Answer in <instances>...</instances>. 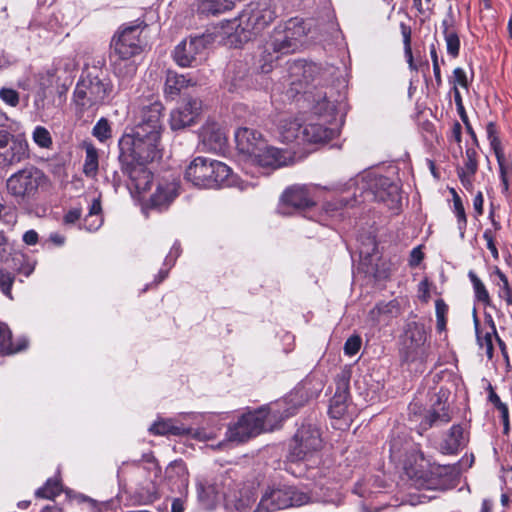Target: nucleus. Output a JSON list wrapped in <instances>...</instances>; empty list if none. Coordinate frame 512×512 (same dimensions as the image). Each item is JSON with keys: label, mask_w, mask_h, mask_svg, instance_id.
<instances>
[{"label": "nucleus", "mask_w": 512, "mask_h": 512, "mask_svg": "<svg viewBox=\"0 0 512 512\" xmlns=\"http://www.w3.org/2000/svg\"><path fill=\"white\" fill-rule=\"evenodd\" d=\"M444 38L447 45V52L452 57H457L460 50V40L455 30L450 29L447 20H443Z\"/></svg>", "instance_id": "nucleus-40"}, {"label": "nucleus", "mask_w": 512, "mask_h": 512, "mask_svg": "<svg viewBox=\"0 0 512 512\" xmlns=\"http://www.w3.org/2000/svg\"><path fill=\"white\" fill-rule=\"evenodd\" d=\"M429 466L421 450H409L404 461V469L409 477L423 478Z\"/></svg>", "instance_id": "nucleus-28"}, {"label": "nucleus", "mask_w": 512, "mask_h": 512, "mask_svg": "<svg viewBox=\"0 0 512 512\" xmlns=\"http://www.w3.org/2000/svg\"><path fill=\"white\" fill-rule=\"evenodd\" d=\"M314 71V65L305 64L303 62H296L290 67L291 74V92L300 94L304 89V84L308 83V78L311 77V73Z\"/></svg>", "instance_id": "nucleus-29"}, {"label": "nucleus", "mask_w": 512, "mask_h": 512, "mask_svg": "<svg viewBox=\"0 0 512 512\" xmlns=\"http://www.w3.org/2000/svg\"><path fill=\"white\" fill-rule=\"evenodd\" d=\"M235 142L238 152L249 162H252L257 153L265 148V139L262 134L248 127H241L235 132Z\"/></svg>", "instance_id": "nucleus-17"}, {"label": "nucleus", "mask_w": 512, "mask_h": 512, "mask_svg": "<svg viewBox=\"0 0 512 512\" xmlns=\"http://www.w3.org/2000/svg\"><path fill=\"white\" fill-rule=\"evenodd\" d=\"M423 258H424V254L421 251L420 247L413 248L411 251V254H410V260H409L410 266H412V267L418 266L420 264V262L423 260Z\"/></svg>", "instance_id": "nucleus-62"}, {"label": "nucleus", "mask_w": 512, "mask_h": 512, "mask_svg": "<svg viewBox=\"0 0 512 512\" xmlns=\"http://www.w3.org/2000/svg\"><path fill=\"white\" fill-rule=\"evenodd\" d=\"M468 277L473 285L475 297L477 298V300L485 305H489L490 296L483 282L478 278V276L473 271H469Z\"/></svg>", "instance_id": "nucleus-43"}, {"label": "nucleus", "mask_w": 512, "mask_h": 512, "mask_svg": "<svg viewBox=\"0 0 512 512\" xmlns=\"http://www.w3.org/2000/svg\"><path fill=\"white\" fill-rule=\"evenodd\" d=\"M486 133H487L488 140L490 142V146L493 149L494 153H497V151L498 152L503 151V149L501 147L500 139L497 135V127L494 122H489L486 125Z\"/></svg>", "instance_id": "nucleus-56"}, {"label": "nucleus", "mask_w": 512, "mask_h": 512, "mask_svg": "<svg viewBox=\"0 0 512 512\" xmlns=\"http://www.w3.org/2000/svg\"><path fill=\"white\" fill-rule=\"evenodd\" d=\"M322 389V383L313 384L312 377L302 380L284 399L253 411L261 433L274 431L282 422L294 415L298 408L316 397Z\"/></svg>", "instance_id": "nucleus-3"}, {"label": "nucleus", "mask_w": 512, "mask_h": 512, "mask_svg": "<svg viewBox=\"0 0 512 512\" xmlns=\"http://www.w3.org/2000/svg\"><path fill=\"white\" fill-rule=\"evenodd\" d=\"M143 22L123 28L114 35L111 42V60L113 72L117 77L128 79L135 75L137 65L132 59L140 54L143 49V42L140 38Z\"/></svg>", "instance_id": "nucleus-5"}, {"label": "nucleus", "mask_w": 512, "mask_h": 512, "mask_svg": "<svg viewBox=\"0 0 512 512\" xmlns=\"http://www.w3.org/2000/svg\"><path fill=\"white\" fill-rule=\"evenodd\" d=\"M86 156L83 165V173L90 178H95L98 172V151L91 143L84 145Z\"/></svg>", "instance_id": "nucleus-37"}, {"label": "nucleus", "mask_w": 512, "mask_h": 512, "mask_svg": "<svg viewBox=\"0 0 512 512\" xmlns=\"http://www.w3.org/2000/svg\"><path fill=\"white\" fill-rule=\"evenodd\" d=\"M400 28H401V34L403 37L404 52H405V56L407 58V62L411 69L416 70L417 68L413 61V54H412V49H411V29L409 26H407L404 23H401Z\"/></svg>", "instance_id": "nucleus-47"}, {"label": "nucleus", "mask_w": 512, "mask_h": 512, "mask_svg": "<svg viewBox=\"0 0 512 512\" xmlns=\"http://www.w3.org/2000/svg\"><path fill=\"white\" fill-rule=\"evenodd\" d=\"M178 196V189L175 183L158 186L151 197V202L156 207L168 205Z\"/></svg>", "instance_id": "nucleus-34"}, {"label": "nucleus", "mask_w": 512, "mask_h": 512, "mask_svg": "<svg viewBox=\"0 0 512 512\" xmlns=\"http://www.w3.org/2000/svg\"><path fill=\"white\" fill-rule=\"evenodd\" d=\"M356 191L353 194V203L348 199H341L344 206L361 202H383L389 209H397L401 196L399 186L390 178L374 173H368L356 180Z\"/></svg>", "instance_id": "nucleus-7"}, {"label": "nucleus", "mask_w": 512, "mask_h": 512, "mask_svg": "<svg viewBox=\"0 0 512 512\" xmlns=\"http://www.w3.org/2000/svg\"><path fill=\"white\" fill-rule=\"evenodd\" d=\"M93 136L99 141L104 142L112 135L111 126L107 119L101 118L93 127Z\"/></svg>", "instance_id": "nucleus-50"}, {"label": "nucleus", "mask_w": 512, "mask_h": 512, "mask_svg": "<svg viewBox=\"0 0 512 512\" xmlns=\"http://www.w3.org/2000/svg\"><path fill=\"white\" fill-rule=\"evenodd\" d=\"M160 139L139 128L130 129L118 141L121 171L138 192L150 189L153 176L147 165L160 157Z\"/></svg>", "instance_id": "nucleus-1"}, {"label": "nucleus", "mask_w": 512, "mask_h": 512, "mask_svg": "<svg viewBox=\"0 0 512 512\" xmlns=\"http://www.w3.org/2000/svg\"><path fill=\"white\" fill-rule=\"evenodd\" d=\"M44 173L34 167L27 166L12 174L6 182L7 191L15 198L33 197L39 186L45 181Z\"/></svg>", "instance_id": "nucleus-13"}, {"label": "nucleus", "mask_w": 512, "mask_h": 512, "mask_svg": "<svg viewBox=\"0 0 512 512\" xmlns=\"http://www.w3.org/2000/svg\"><path fill=\"white\" fill-rule=\"evenodd\" d=\"M201 141L210 152H221L226 146V136L220 126L216 123L205 125L200 132Z\"/></svg>", "instance_id": "nucleus-26"}, {"label": "nucleus", "mask_w": 512, "mask_h": 512, "mask_svg": "<svg viewBox=\"0 0 512 512\" xmlns=\"http://www.w3.org/2000/svg\"><path fill=\"white\" fill-rule=\"evenodd\" d=\"M476 155L477 153L473 148L466 149L464 165L457 169V173L475 175L478 169Z\"/></svg>", "instance_id": "nucleus-45"}, {"label": "nucleus", "mask_w": 512, "mask_h": 512, "mask_svg": "<svg viewBox=\"0 0 512 512\" xmlns=\"http://www.w3.org/2000/svg\"><path fill=\"white\" fill-rule=\"evenodd\" d=\"M202 108L199 99L189 98L185 103L171 112L170 126L172 130L183 129L194 123Z\"/></svg>", "instance_id": "nucleus-23"}, {"label": "nucleus", "mask_w": 512, "mask_h": 512, "mask_svg": "<svg viewBox=\"0 0 512 512\" xmlns=\"http://www.w3.org/2000/svg\"><path fill=\"white\" fill-rule=\"evenodd\" d=\"M452 83L454 84L453 88L457 87V85L465 89L468 88V79L463 68L457 67L453 70Z\"/></svg>", "instance_id": "nucleus-58"}, {"label": "nucleus", "mask_w": 512, "mask_h": 512, "mask_svg": "<svg viewBox=\"0 0 512 512\" xmlns=\"http://www.w3.org/2000/svg\"><path fill=\"white\" fill-rule=\"evenodd\" d=\"M349 381L348 372H341L335 378L336 390L330 400L328 413L331 418L343 419L347 413L349 400Z\"/></svg>", "instance_id": "nucleus-21"}, {"label": "nucleus", "mask_w": 512, "mask_h": 512, "mask_svg": "<svg viewBox=\"0 0 512 512\" xmlns=\"http://www.w3.org/2000/svg\"><path fill=\"white\" fill-rule=\"evenodd\" d=\"M0 100L8 107L17 108L20 104V93L11 87L3 86L0 88Z\"/></svg>", "instance_id": "nucleus-49"}, {"label": "nucleus", "mask_w": 512, "mask_h": 512, "mask_svg": "<svg viewBox=\"0 0 512 512\" xmlns=\"http://www.w3.org/2000/svg\"><path fill=\"white\" fill-rule=\"evenodd\" d=\"M234 485V480L229 475H220L211 481L197 483V496L200 504L205 509H212L229 493Z\"/></svg>", "instance_id": "nucleus-16"}, {"label": "nucleus", "mask_w": 512, "mask_h": 512, "mask_svg": "<svg viewBox=\"0 0 512 512\" xmlns=\"http://www.w3.org/2000/svg\"><path fill=\"white\" fill-rule=\"evenodd\" d=\"M178 196V189L175 183L158 186L151 197V202L156 207L168 205Z\"/></svg>", "instance_id": "nucleus-35"}, {"label": "nucleus", "mask_w": 512, "mask_h": 512, "mask_svg": "<svg viewBox=\"0 0 512 512\" xmlns=\"http://www.w3.org/2000/svg\"><path fill=\"white\" fill-rule=\"evenodd\" d=\"M428 330L424 323L408 321L399 340V360L403 367L423 372L429 356Z\"/></svg>", "instance_id": "nucleus-6"}, {"label": "nucleus", "mask_w": 512, "mask_h": 512, "mask_svg": "<svg viewBox=\"0 0 512 512\" xmlns=\"http://www.w3.org/2000/svg\"><path fill=\"white\" fill-rule=\"evenodd\" d=\"M101 211L102 207L100 199H94L90 205L89 213L84 219L87 230L94 231L100 227L102 222L100 217Z\"/></svg>", "instance_id": "nucleus-39"}, {"label": "nucleus", "mask_w": 512, "mask_h": 512, "mask_svg": "<svg viewBox=\"0 0 512 512\" xmlns=\"http://www.w3.org/2000/svg\"><path fill=\"white\" fill-rule=\"evenodd\" d=\"M27 342L20 340L14 343L12 340V333L5 323H0V353L13 354L25 349Z\"/></svg>", "instance_id": "nucleus-33"}, {"label": "nucleus", "mask_w": 512, "mask_h": 512, "mask_svg": "<svg viewBox=\"0 0 512 512\" xmlns=\"http://www.w3.org/2000/svg\"><path fill=\"white\" fill-rule=\"evenodd\" d=\"M474 462V455L470 454L469 456L465 455L461 460L454 464H445L443 468L445 470H450L451 474H459L463 470H466L472 466Z\"/></svg>", "instance_id": "nucleus-53"}, {"label": "nucleus", "mask_w": 512, "mask_h": 512, "mask_svg": "<svg viewBox=\"0 0 512 512\" xmlns=\"http://www.w3.org/2000/svg\"><path fill=\"white\" fill-rule=\"evenodd\" d=\"M253 412L242 415L226 432V439L233 444L240 445L261 434Z\"/></svg>", "instance_id": "nucleus-20"}, {"label": "nucleus", "mask_w": 512, "mask_h": 512, "mask_svg": "<svg viewBox=\"0 0 512 512\" xmlns=\"http://www.w3.org/2000/svg\"><path fill=\"white\" fill-rule=\"evenodd\" d=\"M397 309L395 301L380 302L369 312V318L374 324L386 321Z\"/></svg>", "instance_id": "nucleus-36"}, {"label": "nucleus", "mask_w": 512, "mask_h": 512, "mask_svg": "<svg viewBox=\"0 0 512 512\" xmlns=\"http://www.w3.org/2000/svg\"><path fill=\"white\" fill-rule=\"evenodd\" d=\"M149 431L161 436H184L191 434L192 429L178 419L159 418L151 425Z\"/></svg>", "instance_id": "nucleus-27"}, {"label": "nucleus", "mask_w": 512, "mask_h": 512, "mask_svg": "<svg viewBox=\"0 0 512 512\" xmlns=\"http://www.w3.org/2000/svg\"><path fill=\"white\" fill-rule=\"evenodd\" d=\"M450 421V416L444 407L441 408V412L432 410L429 411L423 421H421V426L424 429L430 428L435 425L446 424Z\"/></svg>", "instance_id": "nucleus-41"}, {"label": "nucleus", "mask_w": 512, "mask_h": 512, "mask_svg": "<svg viewBox=\"0 0 512 512\" xmlns=\"http://www.w3.org/2000/svg\"><path fill=\"white\" fill-rule=\"evenodd\" d=\"M295 443L301 448H319L322 439L319 429L312 425H303L294 435Z\"/></svg>", "instance_id": "nucleus-32"}, {"label": "nucleus", "mask_w": 512, "mask_h": 512, "mask_svg": "<svg viewBox=\"0 0 512 512\" xmlns=\"http://www.w3.org/2000/svg\"><path fill=\"white\" fill-rule=\"evenodd\" d=\"M166 477L172 492H178L181 495L188 494L189 472L182 460H175L168 465Z\"/></svg>", "instance_id": "nucleus-25"}, {"label": "nucleus", "mask_w": 512, "mask_h": 512, "mask_svg": "<svg viewBox=\"0 0 512 512\" xmlns=\"http://www.w3.org/2000/svg\"><path fill=\"white\" fill-rule=\"evenodd\" d=\"M15 276L6 270H0V291L9 299H13L11 289Z\"/></svg>", "instance_id": "nucleus-52"}, {"label": "nucleus", "mask_w": 512, "mask_h": 512, "mask_svg": "<svg viewBox=\"0 0 512 512\" xmlns=\"http://www.w3.org/2000/svg\"><path fill=\"white\" fill-rule=\"evenodd\" d=\"M306 35L304 22L299 18H291L284 24L276 26L269 39L263 46L261 53V71L268 73L272 64L282 55L295 52Z\"/></svg>", "instance_id": "nucleus-4"}, {"label": "nucleus", "mask_w": 512, "mask_h": 512, "mask_svg": "<svg viewBox=\"0 0 512 512\" xmlns=\"http://www.w3.org/2000/svg\"><path fill=\"white\" fill-rule=\"evenodd\" d=\"M163 117V105L160 102H154L149 105L143 106L139 112L137 122L132 130H138L139 128L144 130L150 135L161 138L163 129L162 124Z\"/></svg>", "instance_id": "nucleus-19"}, {"label": "nucleus", "mask_w": 512, "mask_h": 512, "mask_svg": "<svg viewBox=\"0 0 512 512\" xmlns=\"http://www.w3.org/2000/svg\"><path fill=\"white\" fill-rule=\"evenodd\" d=\"M453 93H454V100H455L457 112H458L462 122L464 123L467 132L471 135V137L474 139V141H477L476 134H475V132H474L470 122H469L467 113L465 111V108H464V105H463V101H462V96H461V94H460V92H459L457 87L453 88Z\"/></svg>", "instance_id": "nucleus-44"}, {"label": "nucleus", "mask_w": 512, "mask_h": 512, "mask_svg": "<svg viewBox=\"0 0 512 512\" xmlns=\"http://www.w3.org/2000/svg\"><path fill=\"white\" fill-rule=\"evenodd\" d=\"M187 495H181L172 499L171 512H184L185 510V499Z\"/></svg>", "instance_id": "nucleus-63"}, {"label": "nucleus", "mask_w": 512, "mask_h": 512, "mask_svg": "<svg viewBox=\"0 0 512 512\" xmlns=\"http://www.w3.org/2000/svg\"><path fill=\"white\" fill-rule=\"evenodd\" d=\"M197 81L191 77L178 74L173 71H168L165 81V94L174 98L180 94V92L190 86H195Z\"/></svg>", "instance_id": "nucleus-31"}, {"label": "nucleus", "mask_w": 512, "mask_h": 512, "mask_svg": "<svg viewBox=\"0 0 512 512\" xmlns=\"http://www.w3.org/2000/svg\"><path fill=\"white\" fill-rule=\"evenodd\" d=\"M113 85L107 78L88 73L82 75L76 84L73 93V101L77 113H94L100 105H103L111 96Z\"/></svg>", "instance_id": "nucleus-9"}, {"label": "nucleus", "mask_w": 512, "mask_h": 512, "mask_svg": "<svg viewBox=\"0 0 512 512\" xmlns=\"http://www.w3.org/2000/svg\"><path fill=\"white\" fill-rule=\"evenodd\" d=\"M235 2V0H197L196 11L202 16H217L232 10Z\"/></svg>", "instance_id": "nucleus-30"}, {"label": "nucleus", "mask_w": 512, "mask_h": 512, "mask_svg": "<svg viewBox=\"0 0 512 512\" xmlns=\"http://www.w3.org/2000/svg\"><path fill=\"white\" fill-rule=\"evenodd\" d=\"M453 192V205H454V211L457 217L458 222V228L461 232V235H464V230L467 225V218L465 214V209L462 204L461 198L458 196V194L455 192V190L452 189Z\"/></svg>", "instance_id": "nucleus-48"}, {"label": "nucleus", "mask_w": 512, "mask_h": 512, "mask_svg": "<svg viewBox=\"0 0 512 512\" xmlns=\"http://www.w3.org/2000/svg\"><path fill=\"white\" fill-rule=\"evenodd\" d=\"M310 502V496L293 486L268 487L253 512H274Z\"/></svg>", "instance_id": "nucleus-11"}, {"label": "nucleus", "mask_w": 512, "mask_h": 512, "mask_svg": "<svg viewBox=\"0 0 512 512\" xmlns=\"http://www.w3.org/2000/svg\"><path fill=\"white\" fill-rule=\"evenodd\" d=\"M0 220H2L6 225L14 226L17 222V212L15 209H8L1 210V217Z\"/></svg>", "instance_id": "nucleus-61"}, {"label": "nucleus", "mask_w": 512, "mask_h": 512, "mask_svg": "<svg viewBox=\"0 0 512 512\" xmlns=\"http://www.w3.org/2000/svg\"><path fill=\"white\" fill-rule=\"evenodd\" d=\"M436 318H437V330L442 332L446 328V314L448 312V306L442 299H437L435 302Z\"/></svg>", "instance_id": "nucleus-55"}, {"label": "nucleus", "mask_w": 512, "mask_h": 512, "mask_svg": "<svg viewBox=\"0 0 512 512\" xmlns=\"http://www.w3.org/2000/svg\"><path fill=\"white\" fill-rule=\"evenodd\" d=\"M32 138L41 148H48L52 144L50 132L43 126H37L34 129Z\"/></svg>", "instance_id": "nucleus-51"}, {"label": "nucleus", "mask_w": 512, "mask_h": 512, "mask_svg": "<svg viewBox=\"0 0 512 512\" xmlns=\"http://www.w3.org/2000/svg\"><path fill=\"white\" fill-rule=\"evenodd\" d=\"M293 160L292 154L287 150H281L265 143L263 151H259L252 164L273 169L288 165Z\"/></svg>", "instance_id": "nucleus-24"}, {"label": "nucleus", "mask_w": 512, "mask_h": 512, "mask_svg": "<svg viewBox=\"0 0 512 512\" xmlns=\"http://www.w3.org/2000/svg\"><path fill=\"white\" fill-rule=\"evenodd\" d=\"M468 442V433L460 425H454L451 427L449 436L446 440V448L465 447Z\"/></svg>", "instance_id": "nucleus-38"}, {"label": "nucleus", "mask_w": 512, "mask_h": 512, "mask_svg": "<svg viewBox=\"0 0 512 512\" xmlns=\"http://www.w3.org/2000/svg\"><path fill=\"white\" fill-rule=\"evenodd\" d=\"M232 170L225 163L198 156L186 167L184 179L198 188L213 189L231 185Z\"/></svg>", "instance_id": "nucleus-8"}, {"label": "nucleus", "mask_w": 512, "mask_h": 512, "mask_svg": "<svg viewBox=\"0 0 512 512\" xmlns=\"http://www.w3.org/2000/svg\"><path fill=\"white\" fill-rule=\"evenodd\" d=\"M61 483L59 480L50 478L44 486L36 490L35 496L38 498L53 499L61 493Z\"/></svg>", "instance_id": "nucleus-42"}, {"label": "nucleus", "mask_w": 512, "mask_h": 512, "mask_svg": "<svg viewBox=\"0 0 512 512\" xmlns=\"http://www.w3.org/2000/svg\"><path fill=\"white\" fill-rule=\"evenodd\" d=\"M332 88L314 87L303 91L304 101L308 103L314 115L321 118V122H314L311 118L304 123L297 119L286 122L281 126V137L284 142L302 141L307 143L325 142L334 137V130L326 126L334 117L337 100H332Z\"/></svg>", "instance_id": "nucleus-2"}, {"label": "nucleus", "mask_w": 512, "mask_h": 512, "mask_svg": "<svg viewBox=\"0 0 512 512\" xmlns=\"http://www.w3.org/2000/svg\"><path fill=\"white\" fill-rule=\"evenodd\" d=\"M361 347V338L358 335L350 336L344 344V352L346 355H355Z\"/></svg>", "instance_id": "nucleus-57"}, {"label": "nucleus", "mask_w": 512, "mask_h": 512, "mask_svg": "<svg viewBox=\"0 0 512 512\" xmlns=\"http://www.w3.org/2000/svg\"><path fill=\"white\" fill-rule=\"evenodd\" d=\"M212 38L210 35L190 36L182 40L173 51V59L180 67H196L206 57V49Z\"/></svg>", "instance_id": "nucleus-14"}, {"label": "nucleus", "mask_w": 512, "mask_h": 512, "mask_svg": "<svg viewBox=\"0 0 512 512\" xmlns=\"http://www.w3.org/2000/svg\"><path fill=\"white\" fill-rule=\"evenodd\" d=\"M400 28H401V34L403 37L404 52H405V56L407 58V62L411 69L416 70L417 68L413 61V54H412V49H411V29L409 26H407L404 23H401Z\"/></svg>", "instance_id": "nucleus-46"}, {"label": "nucleus", "mask_w": 512, "mask_h": 512, "mask_svg": "<svg viewBox=\"0 0 512 512\" xmlns=\"http://www.w3.org/2000/svg\"><path fill=\"white\" fill-rule=\"evenodd\" d=\"M458 177L461 181V184L465 189L472 192L473 191V178L474 175H468L464 173H458Z\"/></svg>", "instance_id": "nucleus-64"}, {"label": "nucleus", "mask_w": 512, "mask_h": 512, "mask_svg": "<svg viewBox=\"0 0 512 512\" xmlns=\"http://www.w3.org/2000/svg\"><path fill=\"white\" fill-rule=\"evenodd\" d=\"M276 17L277 12L270 2H252L239 15L235 32L248 40L262 32Z\"/></svg>", "instance_id": "nucleus-10"}, {"label": "nucleus", "mask_w": 512, "mask_h": 512, "mask_svg": "<svg viewBox=\"0 0 512 512\" xmlns=\"http://www.w3.org/2000/svg\"><path fill=\"white\" fill-rule=\"evenodd\" d=\"M315 205L312 190L306 185L288 187L281 196V208L304 210Z\"/></svg>", "instance_id": "nucleus-22"}, {"label": "nucleus", "mask_w": 512, "mask_h": 512, "mask_svg": "<svg viewBox=\"0 0 512 512\" xmlns=\"http://www.w3.org/2000/svg\"><path fill=\"white\" fill-rule=\"evenodd\" d=\"M241 484L234 482L229 489V493L225 494V506L227 509H234L236 512H246L256 500L257 486L255 483Z\"/></svg>", "instance_id": "nucleus-18"}, {"label": "nucleus", "mask_w": 512, "mask_h": 512, "mask_svg": "<svg viewBox=\"0 0 512 512\" xmlns=\"http://www.w3.org/2000/svg\"><path fill=\"white\" fill-rule=\"evenodd\" d=\"M29 157L28 143L22 135L0 131V166H12Z\"/></svg>", "instance_id": "nucleus-15"}, {"label": "nucleus", "mask_w": 512, "mask_h": 512, "mask_svg": "<svg viewBox=\"0 0 512 512\" xmlns=\"http://www.w3.org/2000/svg\"><path fill=\"white\" fill-rule=\"evenodd\" d=\"M161 469L155 462H150L149 467L136 466V487L131 492L130 499L134 505H148L159 498L157 479Z\"/></svg>", "instance_id": "nucleus-12"}, {"label": "nucleus", "mask_w": 512, "mask_h": 512, "mask_svg": "<svg viewBox=\"0 0 512 512\" xmlns=\"http://www.w3.org/2000/svg\"><path fill=\"white\" fill-rule=\"evenodd\" d=\"M483 238L486 241L487 248L491 252L493 258L497 260L499 258L498 249L494 243V236L490 229H486L483 233Z\"/></svg>", "instance_id": "nucleus-59"}, {"label": "nucleus", "mask_w": 512, "mask_h": 512, "mask_svg": "<svg viewBox=\"0 0 512 512\" xmlns=\"http://www.w3.org/2000/svg\"><path fill=\"white\" fill-rule=\"evenodd\" d=\"M82 210L81 208H72L63 217V222L66 225L75 224L81 218Z\"/></svg>", "instance_id": "nucleus-60"}, {"label": "nucleus", "mask_w": 512, "mask_h": 512, "mask_svg": "<svg viewBox=\"0 0 512 512\" xmlns=\"http://www.w3.org/2000/svg\"><path fill=\"white\" fill-rule=\"evenodd\" d=\"M495 273L502 283L499 289V296L503 298L508 305H512V291L507 276L499 268H496Z\"/></svg>", "instance_id": "nucleus-54"}]
</instances>
